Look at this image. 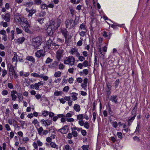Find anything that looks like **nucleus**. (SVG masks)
<instances>
[{
  "mask_svg": "<svg viewBox=\"0 0 150 150\" xmlns=\"http://www.w3.org/2000/svg\"><path fill=\"white\" fill-rule=\"evenodd\" d=\"M17 57L18 55L17 54L16 52L13 53V57L12 58V60L13 62L18 61H17Z\"/></svg>",
  "mask_w": 150,
  "mask_h": 150,
  "instance_id": "obj_25",
  "label": "nucleus"
},
{
  "mask_svg": "<svg viewBox=\"0 0 150 150\" xmlns=\"http://www.w3.org/2000/svg\"><path fill=\"white\" fill-rule=\"evenodd\" d=\"M106 90V95L107 96V98H109L110 94L111 93V91H110V90Z\"/></svg>",
  "mask_w": 150,
  "mask_h": 150,
  "instance_id": "obj_42",
  "label": "nucleus"
},
{
  "mask_svg": "<svg viewBox=\"0 0 150 150\" xmlns=\"http://www.w3.org/2000/svg\"><path fill=\"white\" fill-rule=\"evenodd\" d=\"M80 54L79 53V55L78 56H77L76 57L78 58V59L79 61L82 62L85 59V58L83 56H82V55H80Z\"/></svg>",
  "mask_w": 150,
  "mask_h": 150,
  "instance_id": "obj_27",
  "label": "nucleus"
},
{
  "mask_svg": "<svg viewBox=\"0 0 150 150\" xmlns=\"http://www.w3.org/2000/svg\"><path fill=\"white\" fill-rule=\"evenodd\" d=\"M41 8L43 10L45 9H47L48 8V5L45 4H43L41 5Z\"/></svg>",
  "mask_w": 150,
  "mask_h": 150,
  "instance_id": "obj_30",
  "label": "nucleus"
},
{
  "mask_svg": "<svg viewBox=\"0 0 150 150\" xmlns=\"http://www.w3.org/2000/svg\"><path fill=\"white\" fill-rule=\"evenodd\" d=\"M34 4L33 2V1H29V2L25 3L23 5L28 7H30Z\"/></svg>",
  "mask_w": 150,
  "mask_h": 150,
  "instance_id": "obj_20",
  "label": "nucleus"
},
{
  "mask_svg": "<svg viewBox=\"0 0 150 150\" xmlns=\"http://www.w3.org/2000/svg\"><path fill=\"white\" fill-rule=\"evenodd\" d=\"M71 134L74 137H76L78 135L77 132L75 130H73Z\"/></svg>",
  "mask_w": 150,
  "mask_h": 150,
  "instance_id": "obj_49",
  "label": "nucleus"
},
{
  "mask_svg": "<svg viewBox=\"0 0 150 150\" xmlns=\"http://www.w3.org/2000/svg\"><path fill=\"white\" fill-rule=\"evenodd\" d=\"M81 134L83 136H86L87 134V132L85 130L82 129L81 130Z\"/></svg>",
  "mask_w": 150,
  "mask_h": 150,
  "instance_id": "obj_56",
  "label": "nucleus"
},
{
  "mask_svg": "<svg viewBox=\"0 0 150 150\" xmlns=\"http://www.w3.org/2000/svg\"><path fill=\"white\" fill-rule=\"evenodd\" d=\"M32 123L35 125H36L37 124L38 126H39V122H38L37 119H34Z\"/></svg>",
  "mask_w": 150,
  "mask_h": 150,
  "instance_id": "obj_39",
  "label": "nucleus"
},
{
  "mask_svg": "<svg viewBox=\"0 0 150 150\" xmlns=\"http://www.w3.org/2000/svg\"><path fill=\"white\" fill-rule=\"evenodd\" d=\"M60 23L59 21L55 22L52 21V23L48 25L47 29V32L50 36H52L55 30H57L60 26Z\"/></svg>",
  "mask_w": 150,
  "mask_h": 150,
  "instance_id": "obj_1",
  "label": "nucleus"
},
{
  "mask_svg": "<svg viewBox=\"0 0 150 150\" xmlns=\"http://www.w3.org/2000/svg\"><path fill=\"white\" fill-rule=\"evenodd\" d=\"M16 32L17 34H21L22 33L23 30L18 28H16Z\"/></svg>",
  "mask_w": 150,
  "mask_h": 150,
  "instance_id": "obj_47",
  "label": "nucleus"
},
{
  "mask_svg": "<svg viewBox=\"0 0 150 150\" xmlns=\"http://www.w3.org/2000/svg\"><path fill=\"white\" fill-rule=\"evenodd\" d=\"M21 24L22 27L25 32L29 34L32 33V32L29 29L30 28V25L29 23H27V24L24 23H21Z\"/></svg>",
  "mask_w": 150,
  "mask_h": 150,
  "instance_id": "obj_5",
  "label": "nucleus"
},
{
  "mask_svg": "<svg viewBox=\"0 0 150 150\" xmlns=\"http://www.w3.org/2000/svg\"><path fill=\"white\" fill-rule=\"evenodd\" d=\"M79 28L81 30H85L86 31L85 25L83 23H82L80 25Z\"/></svg>",
  "mask_w": 150,
  "mask_h": 150,
  "instance_id": "obj_35",
  "label": "nucleus"
},
{
  "mask_svg": "<svg viewBox=\"0 0 150 150\" xmlns=\"http://www.w3.org/2000/svg\"><path fill=\"white\" fill-rule=\"evenodd\" d=\"M64 150H71V148L68 144H67L65 145L64 149Z\"/></svg>",
  "mask_w": 150,
  "mask_h": 150,
  "instance_id": "obj_38",
  "label": "nucleus"
},
{
  "mask_svg": "<svg viewBox=\"0 0 150 150\" xmlns=\"http://www.w3.org/2000/svg\"><path fill=\"white\" fill-rule=\"evenodd\" d=\"M8 91L6 90H4L1 92V94L3 96L6 95L8 94Z\"/></svg>",
  "mask_w": 150,
  "mask_h": 150,
  "instance_id": "obj_51",
  "label": "nucleus"
},
{
  "mask_svg": "<svg viewBox=\"0 0 150 150\" xmlns=\"http://www.w3.org/2000/svg\"><path fill=\"white\" fill-rule=\"evenodd\" d=\"M65 66L62 63H60L59 66V68L60 69L63 70L64 69Z\"/></svg>",
  "mask_w": 150,
  "mask_h": 150,
  "instance_id": "obj_53",
  "label": "nucleus"
},
{
  "mask_svg": "<svg viewBox=\"0 0 150 150\" xmlns=\"http://www.w3.org/2000/svg\"><path fill=\"white\" fill-rule=\"evenodd\" d=\"M42 42V38L41 37L38 36L32 39V45L34 47L35 49H37L38 47L41 45Z\"/></svg>",
  "mask_w": 150,
  "mask_h": 150,
  "instance_id": "obj_2",
  "label": "nucleus"
},
{
  "mask_svg": "<svg viewBox=\"0 0 150 150\" xmlns=\"http://www.w3.org/2000/svg\"><path fill=\"white\" fill-rule=\"evenodd\" d=\"M71 54L75 55L76 57L79 55V52H78V49L75 48H72L69 52Z\"/></svg>",
  "mask_w": 150,
  "mask_h": 150,
  "instance_id": "obj_10",
  "label": "nucleus"
},
{
  "mask_svg": "<svg viewBox=\"0 0 150 150\" xmlns=\"http://www.w3.org/2000/svg\"><path fill=\"white\" fill-rule=\"evenodd\" d=\"M7 22H9L10 21V15L9 13L6 14L3 18Z\"/></svg>",
  "mask_w": 150,
  "mask_h": 150,
  "instance_id": "obj_16",
  "label": "nucleus"
},
{
  "mask_svg": "<svg viewBox=\"0 0 150 150\" xmlns=\"http://www.w3.org/2000/svg\"><path fill=\"white\" fill-rule=\"evenodd\" d=\"M33 146L35 149H37L38 148V145L37 143L34 142L33 143Z\"/></svg>",
  "mask_w": 150,
  "mask_h": 150,
  "instance_id": "obj_63",
  "label": "nucleus"
},
{
  "mask_svg": "<svg viewBox=\"0 0 150 150\" xmlns=\"http://www.w3.org/2000/svg\"><path fill=\"white\" fill-rule=\"evenodd\" d=\"M74 109L77 112H79L81 110L79 105L77 104L74 105L73 107Z\"/></svg>",
  "mask_w": 150,
  "mask_h": 150,
  "instance_id": "obj_17",
  "label": "nucleus"
},
{
  "mask_svg": "<svg viewBox=\"0 0 150 150\" xmlns=\"http://www.w3.org/2000/svg\"><path fill=\"white\" fill-rule=\"evenodd\" d=\"M49 114V112L47 110H44V111L42 113V115L45 117H46Z\"/></svg>",
  "mask_w": 150,
  "mask_h": 150,
  "instance_id": "obj_48",
  "label": "nucleus"
},
{
  "mask_svg": "<svg viewBox=\"0 0 150 150\" xmlns=\"http://www.w3.org/2000/svg\"><path fill=\"white\" fill-rule=\"evenodd\" d=\"M7 86H8V87L10 89H13V84L11 83H8L7 84Z\"/></svg>",
  "mask_w": 150,
  "mask_h": 150,
  "instance_id": "obj_60",
  "label": "nucleus"
},
{
  "mask_svg": "<svg viewBox=\"0 0 150 150\" xmlns=\"http://www.w3.org/2000/svg\"><path fill=\"white\" fill-rule=\"evenodd\" d=\"M94 65H98V64L97 57L96 55H95L94 56Z\"/></svg>",
  "mask_w": 150,
  "mask_h": 150,
  "instance_id": "obj_52",
  "label": "nucleus"
},
{
  "mask_svg": "<svg viewBox=\"0 0 150 150\" xmlns=\"http://www.w3.org/2000/svg\"><path fill=\"white\" fill-rule=\"evenodd\" d=\"M108 111L111 117H113L114 115V113L113 111L112 110L111 107L110 105L108 106Z\"/></svg>",
  "mask_w": 150,
  "mask_h": 150,
  "instance_id": "obj_21",
  "label": "nucleus"
},
{
  "mask_svg": "<svg viewBox=\"0 0 150 150\" xmlns=\"http://www.w3.org/2000/svg\"><path fill=\"white\" fill-rule=\"evenodd\" d=\"M50 145L52 148H55L57 149H58L59 148L58 145H57L54 142H51Z\"/></svg>",
  "mask_w": 150,
  "mask_h": 150,
  "instance_id": "obj_23",
  "label": "nucleus"
},
{
  "mask_svg": "<svg viewBox=\"0 0 150 150\" xmlns=\"http://www.w3.org/2000/svg\"><path fill=\"white\" fill-rule=\"evenodd\" d=\"M83 125V126L84 128L86 129H88L89 127V123L87 121H86Z\"/></svg>",
  "mask_w": 150,
  "mask_h": 150,
  "instance_id": "obj_33",
  "label": "nucleus"
},
{
  "mask_svg": "<svg viewBox=\"0 0 150 150\" xmlns=\"http://www.w3.org/2000/svg\"><path fill=\"white\" fill-rule=\"evenodd\" d=\"M9 74L10 76H12L13 74L15 72L14 67L12 65L9 66Z\"/></svg>",
  "mask_w": 150,
  "mask_h": 150,
  "instance_id": "obj_13",
  "label": "nucleus"
},
{
  "mask_svg": "<svg viewBox=\"0 0 150 150\" xmlns=\"http://www.w3.org/2000/svg\"><path fill=\"white\" fill-rule=\"evenodd\" d=\"M38 146H40L42 145L43 143L40 140H38L37 141L36 143Z\"/></svg>",
  "mask_w": 150,
  "mask_h": 150,
  "instance_id": "obj_64",
  "label": "nucleus"
},
{
  "mask_svg": "<svg viewBox=\"0 0 150 150\" xmlns=\"http://www.w3.org/2000/svg\"><path fill=\"white\" fill-rule=\"evenodd\" d=\"M68 127L67 125H66L58 130V131L62 134H66L67 133V129Z\"/></svg>",
  "mask_w": 150,
  "mask_h": 150,
  "instance_id": "obj_14",
  "label": "nucleus"
},
{
  "mask_svg": "<svg viewBox=\"0 0 150 150\" xmlns=\"http://www.w3.org/2000/svg\"><path fill=\"white\" fill-rule=\"evenodd\" d=\"M81 148L83 150H88L89 146L88 145H83Z\"/></svg>",
  "mask_w": 150,
  "mask_h": 150,
  "instance_id": "obj_45",
  "label": "nucleus"
},
{
  "mask_svg": "<svg viewBox=\"0 0 150 150\" xmlns=\"http://www.w3.org/2000/svg\"><path fill=\"white\" fill-rule=\"evenodd\" d=\"M37 21L40 24H42L43 23L44 19L42 18H39L37 19Z\"/></svg>",
  "mask_w": 150,
  "mask_h": 150,
  "instance_id": "obj_57",
  "label": "nucleus"
},
{
  "mask_svg": "<svg viewBox=\"0 0 150 150\" xmlns=\"http://www.w3.org/2000/svg\"><path fill=\"white\" fill-rule=\"evenodd\" d=\"M17 92L15 90H12L11 91V96L13 100L15 101L16 100L17 96L16 94L17 95Z\"/></svg>",
  "mask_w": 150,
  "mask_h": 150,
  "instance_id": "obj_9",
  "label": "nucleus"
},
{
  "mask_svg": "<svg viewBox=\"0 0 150 150\" xmlns=\"http://www.w3.org/2000/svg\"><path fill=\"white\" fill-rule=\"evenodd\" d=\"M63 52L64 50L62 49H59L57 51L56 57L58 61H59L61 59Z\"/></svg>",
  "mask_w": 150,
  "mask_h": 150,
  "instance_id": "obj_7",
  "label": "nucleus"
},
{
  "mask_svg": "<svg viewBox=\"0 0 150 150\" xmlns=\"http://www.w3.org/2000/svg\"><path fill=\"white\" fill-rule=\"evenodd\" d=\"M69 89V87L68 86H65L63 89L62 91L64 92H67Z\"/></svg>",
  "mask_w": 150,
  "mask_h": 150,
  "instance_id": "obj_41",
  "label": "nucleus"
},
{
  "mask_svg": "<svg viewBox=\"0 0 150 150\" xmlns=\"http://www.w3.org/2000/svg\"><path fill=\"white\" fill-rule=\"evenodd\" d=\"M37 129L38 130V132L39 135H41L43 129L42 127H40L39 128H37Z\"/></svg>",
  "mask_w": 150,
  "mask_h": 150,
  "instance_id": "obj_26",
  "label": "nucleus"
},
{
  "mask_svg": "<svg viewBox=\"0 0 150 150\" xmlns=\"http://www.w3.org/2000/svg\"><path fill=\"white\" fill-rule=\"evenodd\" d=\"M62 93H63L62 91H55L54 93V96H58L61 95Z\"/></svg>",
  "mask_w": 150,
  "mask_h": 150,
  "instance_id": "obj_28",
  "label": "nucleus"
},
{
  "mask_svg": "<svg viewBox=\"0 0 150 150\" xmlns=\"http://www.w3.org/2000/svg\"><path fill=\"white\" fill-rule=\"evenodd\" d=\"M26 11L29 12L28 15L29 16H32L33 14L35 12L36 10L34 9H31L29 10L27 8H26Z\"/></svg>",
  "mask_w": 150,
  "mask_h": 150,
  "instance_id": "obj_18",
  "label": "nucleus"
},
{
  "mask_svg": "<svg viewBox=\"0 0 150 150\" xmlns=\"http://www.w3.org/2000/svg\"><path fill=\"white\" fill-rule=\"evenodd\" d=\"M52 42V40L50 38L47 41V45L48 46H50Z\"/></svg>",
  "mask_w": 150,
  "mask_h": 150,
  "instance_id": "obj_58",
  "label": "nucleus"
},
{
  "mask_svg": "<svg viewBox=\"0 0 150 150\" xmlns=\"http://www.w3.org/2000/svg\"><path fill=\"white\" fill-rule=\"evenodd\" d=\"M26 60L30 61L33 63H34L35 62V59L32 56H27L26 57Z\"/></svg>",
  "mask_w": 150,
  "mask_h": 150,
  "instance_id": "obj_15",
  "label": "nucleus"
},
{
  "mask_svg": "<svg viewBox=\"0 0 150 150\" xmlns=\"http://www.w3.org/2000/svg\"><path fill=\"white\" fill-rule=\"evenodd\" d=\"M53 61V59H51L50 57H48L45 61V63L48 64L52 62Z\"/></svg>",
  "mask_w": 150,
  "mask_h": 150,
  "instance_id": "obj_37",
  "label": "nucleus"
},
{
  "mask_svg": "<svg viewBox=\"0 0 150 150\" xmlns=\"http://www.w3.org/2000/svg\"><path fill=\"white\" fill-rule=\"evenodd\" d=\"M106 86L108 90H111V86L109 82L106 83Z\"/></svg>",
  "mask_w": 150,
  "mask_h": 150,
  "instance_id": "obj_55",
  "label": "nucleus"
},
{
  "mask_svg": "<svg viewBox=\"0 0 150 150\" xmlns=\"http://www.w3.org/2000/svg\"><path fill=\"white\" fill-rule=\"evenodd\" d=\"M71 94H73L71 96L72 99L74 101L76 100L77 99V97L76 96L78 95V93L75 92H73L71 93Z\"/></svg>",
  "mask_w": 150,
  "mask_h": 150,
  "instance_id": "obj_19",
  "label": "nucleus"
},
{
  "mask_svg": "<svg viewBox=\"0 0 150 150\" xmlns=\"http://www.w3.org/2000/svg\"><path fill=\"white\" fill-rule=\"evenodd\" d=\"M46 123H45V126H49L51 124H52V120H46Z\"/></svg>",
  "mask_w": 150,
  "mask_h": 150,
  "instance_id": "obj_31",
  "label": "nucleus"
},
{
  "mask_svg": "<svg viewBox=\"0 0 150 150\" xmlns=\"http://www.w3.org/2000/svg\"><path fill=\"white\" fill-rule=\"evenodd\" d=\"M15 20L17 23H21L22 21V18L19 15V13H16L15 15Z\"/></svg>",
  "mask_w": 150,
  "mask_h": 150,
  "instance_id": "obj_11",
  "label": "nucleus"
},
{
  "mask_svg": "<svg viewBox=\"0 0 150 150\" xmlns=\"http://www.w3.org/2000/svg\"><path fill=\"white\" fill-rule=\"evenodd\" d=\"M18 96V101L20 102L21 101L23 100V97L22 94L21 93H19L18 94H17Z\"/></svg>",
  "mask_w": 150,
  "mask_h": 150,
  "instance_id": "obj_32",
  "label": "nucleus"
},
{
  "mask_svg": "<svg viewBox=\"0 0 150 150\" xmlns=\"http://www.w3.org/2000/svg\"><path fill=\"white\" fill-rule=\"evenodd\" d=\"M61 73L60 71H58L55 72L54 76L56 77H58L60 76Z\"/></svg>",
  "mask_w": 150,
  "mask_h": 150,
  "instance_id": "obj_36",
  "label": "nucleus"
},
{
  "mask_svg": "<svg viewBox=\"0 0 150 150\" xmlns=\"http://www.w3.org/2000/svg\"><path fill=\"white\" fill-rule=\"evenodd\" d=\"M76 117L78 120H83L84 118V114H79L77 115H76Z\"/></svg>",
  "mask_w": 150,
  "mask_h": 150,
  "instance_id": "obj_24",
  "label": "nucleus"
},
{
  "mask_svg": "<svg viewBox=\"0 0 150 150\" xmlns=\"http://www.w3.org/2000/svg\"><path fill=\"white\" fill-rule=\"evenodd\" d=\"M65 24L67 28H71L74 27L76 24L74 21L72 19L66 20L65 21Z\"/></svg>",
  "mask_w": 150,
  "mask_h": 150,
  "instance_id": "obj_4",
  "label": "nucleus"
},
{
  "mask_svg": "<svg viewBox=\"0 0 150 150\" xmlns=\"http://www.w3.org/2000/svg\"><path fill=\"white\" fill-rule=\"evenodd\" d=\"M45 55V53L44 51L42 50H38L35 53V56L38 58L43 59Z\"/></svg>",
  "mask_w": 150,
  "mask_h": 150,
  "instance_id": "obj_6",
  "label": "nucleus"
},
{
  "mask_svg": "<svg viewBox=\"0 0 150 150\" xmlns=\"http://www.w3.org/2000/svg\"><path fill=\"white\" fill-rule=\"evenodd\" d=\"M61 32L62 33V35L65 39L66 41L68 36V32L66 29L65 28H61L60 29Z\"/></svg>",
  "mask_w": 150,
  "mask_h": 150,
  "instance_id": "obj_8",
  "label": "nucleus"
},
{
  "mask_svg": "<svg viewBox=\"0 0 150 150\" xmlns=\"http://www.w3.org/2000/svg\"><path fill=\"white\" fill-rule=\"evenodd\" d=\"M79 35L83 37L84 36L86 35V31H81V32H80Z\"/></svg>",
  "mask_w": 150,
  "mask_h": 150,
  "instance_id": "obj_44",
  "label": "nucleus"
},
{
  "mask_svg": "<svg viewBox=\"0 0 150 150\" xmlns=\"http://www.w3.org/2000/svg\"><path fill=\"white\" fill-rule=\"evenodd\" d=\"M75 62V59L74 57L72 56H70L65 58L64 63L65 64L72 66L74 64Z\"/></svg>",
  "mask_w": 150,
  "mask_h": 150,
  "instance_id": "obj_3",
  "label": "nucleus"
},
{
  "mask_svg": "<svg viewBox=\"0 0 150 150\" xmlns=\"http://www.w3.org/2000/svg\"><path fill=\"white\" fill-rule=\"evenodd\" d=\"M111 124L112 125V126L115 128H116L117 127V123L116 121L111 122Z\"/></svg>",
  "mask_w": 150,
  "mask_h": 150,
  "instance_id": "obj_43",
  "label": "nucleus"
},
{
  "mask_svg": "<svg viewBox=\"0 0 150 150\" xmlns=\"http://www.w3.org/2000/svg\"><path fill=\"white\" fill-rule=\"evenodd\" d=\"M0 24L2 25V26L4 27H6L8 26L7 22H4V21H2L0 22Z\"/></svg>",
  "mask_w": 150,
  "mask_h": 150,
  "instance_id": "obj_46",
  "label": "nucleus"
},
{
  "mask_svg": "<svg viewBox=\"0 0 150 150\" xmlns=\"http://www.w3.org/2000/svg\"><path fill=\"white\" fill-rule=\"evenodd\" d=\"M33 3L34 5H40L42 2V0H33Z\"/></svg>",
  "mask_w": 150,
  "mask_h": 150,
  "instance_id": "obj_29",
  "label": "nucleus"
},
{
  "mask_svg": "<svg viewBox=\"0 0 150 150\" xmlns=\"http://www.w3.org/2000/svg\"><path fill=\"white\" fill-rule=\"evenodd\" d=\"M117 96H112L110 97V100L113 103L117 104L118 103Z\"/></svg>",
  "mask_w": 150,
  "mask_h": 150,
  "instance_id": "obj_12",
  "label": "nucleus"
},
{
  "mask_svg": "<svg viewBox=\"0 0 150 150\" xmlns=\"http://www.w3.org/2000/svg\"><path fill=\"white\" fill-rule=\"evenodd\" d=\"M84 121L83 120H79L78 122L79 125L81 126H83V125H84Z\"/></svg>",
  "mask_w": 150,
  "mask_h": 150,
  "instance_id": "obj_61",
  "label": "nucleus"
},
{
  "mask_svg": "<svg viewBox=\"0 0 150 150\" xmlns=\"http://www.w3.org/2000/svg\"><path fill=\"white\" fill-rule=\"evenodd\" d=\"M25 38L24 37H22L17 40V42L19 44H22L24 41Z\"/></svg>",
  "mask_w": 150,
  "mask_h": 150,
  "instance_id": "obj_22",
  "label": "nucleus"
},
{
  "mask_svg": "<svg viewBox=\"0 0 150 150\" xmlns=\"http://www.w3.org/2000/svg\"><path fill=\"white\" fill-rule=\"evenodd\" d=\"M30 75L31 76L35 78H38L39 76V74L33 72Z\"/></svg>",
  "mask_w": 150,
  "mask_h": 150,
  "instance_id": "obj_40",
  "label": "nucleus"
},
{
  "mask_svg": "<svg viewBox=\"0 0 150 150\" xmlns=\"http://www.w3.org/2000/svg\"><path fill=\"white\" fill-rule=\"evenodd\" d=\"M117 135L119 138L120 139H122V134L121 132H117Z\"/></svg>",
  "mask_w": 150,
  "mask_h": 150,
  "instance_id": "obj_59",
  "label": "nucleus"
},
{
  "mask_svg": "<svg viewBox=\"0 0 150 150\" xmlns=\"http://www.w3.org/2000/svg\"><path fill=\"white\" fill-rule=\"evenodd\" d=\"M22 140L25 143H26L27 142L29 141V139L28 138V137H25L23 138Z\"/></svg>",
  "mask_w": 150,
  "mask_h": 150,
  "instance_id": "obj_62",
  "label": "nucleus"
},
{
  "mask_svg": "<svg viewBox=\"0 0 150 150\" xmlns=\"http://www.w3.org/2000/svg\"><path fill=\"white\" fill-rule=\"evenodd\" d=\"M120 83V80L119 79L116 80L114 83L115 86L116 88L118 86Z\"/></svg>",
  "mask_w": 150,
  "mask_h": 150,
  "instance_id": "obj_54",
  "label": "nucleus"
},
{
  "mask_svg": "<svg viewBox=\"0 0 150 150\" xmlns=\"http://www.w3.org/2000/svg\"><path fill=\"white\" fill-rule=\"evenodd\" d=\"M5 127L6 130L8 131L11 130V128L8 124H5Z\"/></svg>",
  "mask_w": 150,
  "mask_h": 150,
  "instance_id": "obj_50",
  "label": "nucleus"
},
{
  "mask_svg": "<svg viewBox=\"0 0 150 150\" xmlns=\"http://www.w3.org/2000/svg\"><path fill=\"white\" fill-rule=\"evenodd\" d=\"M82 64L83 67H85L88 66L89 63L88 61L86 60H84L83 62L82 63Z\"/></svg>",
  "mask_w": 150,
  "mask_h": 150,
  "instance_id": "obj_34",
  "label": "nucleus"
}]
</instances>
